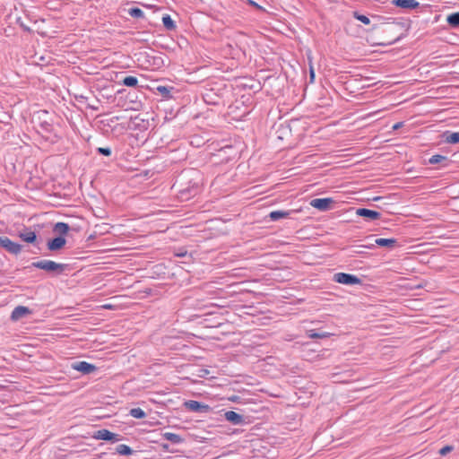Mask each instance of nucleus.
<instances>
[{
	"label": "nucleus",
	"mask_w": 459,
	"mask_h": 459,
	"mask_svg": "<svg viewBox=\"0 0 459 459\" xmlns=\"http://www.w3.org/2000/svg\"><path fill=\"white\" fill-rule=\"evenodd\" d=\"M334 203L335 201L331 197L315 198L310 201V205L321 212H325L331 209V205Z\"/></svg>",
	"instance_id": "nucleus-6"
},
{
	"label": "nucleus",
	"mask_w": 459,
	"mask_h": 459,
	"mask_svg": "<svg viewBox=\"0 0 459 459\" xmlns=\"http://www.w3.org/2000/svg\"><path fill=\"white\" fill-rule=\"evenodd\" d=\"M206 373H208V370H207V369H204V374H206Z\"/></svg>",
	"instance_id": "nucleus-46"
},
{
	"label": "nucleus",
	"mask_w": 459,
	"mask_h": 459,
	"mask_svg": "<svg viewBox=\"0 0 459 459\" xmlns=\"http://www.w3.org/2000/svg\"><path fill=\"white\" fill-rule=\"evenodd\" d=\"M172 188L177 191L181 201H187L199 193L198 182L186 172H182L177 178Z\"/></svg>",
	"instance_id": "nucleus-1"
},
{
	"label": "nucleus",
	"mask_w": 459,
	"mask_h": 459,
	"mask_svg": "<svg viewBox=\"0 0 459 459\" xmlns=\"http://www.w3.org/2000/svg\"><path fill=\"white\" fill-rule=\"evenodd\" d=\"M453 450H454V446L447 445L439 450V455L444 456V455H446L448 453L452 452Z\"/></svg>",
	"instance_id": "nucleus-34"
},
{
	"label": "nucleus",
	"mask_w": 459,
	"mask_h": 459,
	"mask_svg": "<svg viewBox=\"0 0 459 459\" xmlns=\"http://www.w3.org/2000/svg\"><path fill=\"white\" fill-rule=\"evenodd\" d=\"M306 334L311 339H325L331 335L328 332H317L314 329L307 330Z\"/></svg>",
	"instance_id": "nucleus-19"
},
{
	"label": "nucleus",
	"mask_w": 459,
	"mask_h": 459,
	"mask_svg": "<svg viewBox=\"0 0 459 459\" xmlns=\"http://www.w3.org/2000/svg\"><path fill=\"white\" fill-rule=\"evenodd\" d=\"M122 439H123L122 436H120L119 434L111 432L108 441H109L111 443H115V442L120 441Z\"/></svg>",
	"instance_id": "nucleus-33"
},
{
	"label": "nucleus",
	"mask_w": 459,
	"mask_h": 459,
	"mask_svg": "<svg viewBox=\"0 0 459 459\" xmlns=\"http://www.w3.org/2000/svg\"><path fill=\"white\" fill-rule=\"evenodd\" d=\"M127 13L130 16L136 19H144V13L143 11L136 6L131 7L127 10Z\"/></svg>",
	"instance_id": "nucleus-24"
},
{
	"label": "nucleus",
	"mask_w": 459,
	"mask_h": 459,
	"mask_svg": "<svg viewBox=\"0 0 459 459\" xmlns=\"http://www.w3.org/2000/svg\"><path fill=\"white\" fill-rule=\"evenodd\" d=\"M396 28H401V29L406 30L407 25L404 22H389V23H387V28L385 29V31L386 32H393L394 30H395Z\"/></svg>",
	"instance_id": "nucleus-28"
},
{
	"label": "nucleus",
	"mask_w": 459,
	"mask_h": 459,
	"mask_svg": "<svg viewBox=\"0 0 459 459\" xmlns=\"http://www.w3.org/2000/svg\"><path fill=\"white\" fill-rule=\"evenodd\" d=\"M122 85L135 88L138 86V79L135 76L128 75L122 80Z\"/></svg>",
	"instance_id": "nucleus-25"
},
{
	"label": "nucleus",
	"mask_w": 459,
	"mask_h": 459,
	"mask_svg": "<svg viewBox=\"0 0 459 459\" xmlns=\"http://www.w3.org/2000/svg\"><path fill=\"white\" fill-rule=\"evenodd\" d=\"M380 199H382V197H381V196H377V197H375L373 200H374V201H378V200H380Z\"/></svg>",
	"instance_id": "nucleus-43"
},
{
	"label": "nucleus",
	"mask_w": 459,
	"mask_h": 459,
	"mask_svg": "<svg viewBox=\"0 0 459 459\" xmlns=\"http://www.w3.org/2000/svg\"><path fill=\"white\" fill-rule=\"evenodd\" d=\"M290 213L291 211H273L268 214V218L272 221H276L283 218H288Z\"/></svg>",
	"instance_id": "nucleus-14"
},
{
	"label": "nucleus",
	"mask_w": 459,
	"mask_h": 459,
	"mask_svg": "<svg viewBox=\"0 0 459 459\" xmlns=\"http://www.w3.org/2000/svg\"><path fill=\"white\" fill-rule=\"evenodd\" d=\"M129 414L132 417L139 420L144 419L146 417L145 411L139 407L131 409Z\"/></svg>",
	"instance_id": "nucleus-29"
},
{
	"label": "nucleus",
	"mask_w": 459,
	"mask_h": 459,
	"mask_svg": "<svg viewBox=\"0 0 459 459\" xmlns=\"http://www.w3.org/2000/svg\"><path fill=\"white\" fill-rule=\"evenodd\" d=\"M0 247L13 255H18L22 249V246L19 243L12 241L7 237H0Z\"/></svg>",
	"instance_id": "nucleus-5"
},
{
	"label": "nucleus",
	"mask_w": 459,
	"mask_h": 459,
	"mask_svg": "<svg viewBox=\"0 0 459 459\" xmlns=\"http://www.w3.org/2000/svg\"><path fill=\"white\" fill-rule=\"evenodd\" d=\"M172 87L160 85L156 88L157 91L165 99L172 98L171 90Z\"/></svg>",
	"instance_id": "nucleus-26"
},
{
	"label": "nucleus",
	"mask_w": 459,
	"mask_h": 459,
	"mask_svg": "<svg viewBox=\"0 0 459 459\" xmlns=\"http://www.w3.org/2000/svg\"><path fill=\"white\" fill-rule=\"evenodd\" d=\"M333 280L340 284L353 286L361 284L362 280L358 276L346 273H337L333 274Z\"/></svg>",
	"instance_id": "nucleus-3"
},
{
	"label": "nucleus",
	"mask_w": 459,
	"mask_h": 459,
	"mask_svg": "<svg viewBox=\"0 0 459 459\" xmlns=\"http://www.w3.org/2000/svg\"><path fill=\"white\" fill-rule=\"evenodd\" d=\"M248 4L257 10H264V8L260 4H258L256 2L253 0H248Z\"/></svg>",
	"instance_id": "nucleus-35"
},
{
	"label": "nucleus",
	"mask_w": 459,
	"mask_h": 459,
	"mask_svg": "<svg viewBox=\"0 0 459 459\" xmlns=\"http://www.w3.org/2000/svg\"><path fill=\"white\" fill-rule=\"evenodd\" d=\"M162 23H163V26L168 30H174L177 27L175 22L172 20V18L170 17L169 14L163 15Z\"/></svg>",
	"instance_id": "nucleus-23"
},
{
	"label": "nucleus",
	"mask_w": 459,
	"mask_h": 459,
	"mask_svg": "<svg viewBox=\"0 0 459 459\" xmlns=\"http://www.w3.org/2000/svg\"><path fill=\"white\" fill-rule=\"evenodd\" d=\"M392 4L396 7L407 10L416 9L420 6V3L416 0H393Z\"/></svg>",
	"instance_id": "nucleus-10"
},
{
	"label": "nucleus",
	"mask_w": 459,
	"mask_h": 459,
	"mask_svg": "<svg viewBox=\"0 0 459 459\" xmlns=\"http://www.w3.org/2000/svg\"><path fill=\"white\" fill-rule=\"evenodd\" d=\"M184 406L186 410L198 413H210L212 411V408L210 405L195 400L186 401Z\"/></svg>",
	"instance_id": "nucleus-4"
},
{
	"label": "nucleus",
	"mask_w": 459,
	"mask_h": 459,
	"mask_svg": "<svg viewBox=\"0 0 459 459\" xmlns=\"http://www.w3.org/2000/svg\"><path fill=\"white\" fill-rule=\"evenodd\" d=\"M403 37H404V34L401 33L400 35H398L397 37L394 38L393 39L388 40L386 42L380 43L379 45H381V46L392 45V44L399 41L400 39H402Z\"/></svg>",
	"instance_id": "nucleus-32"
},
{
	"label": "nucleus",
	"mask_w": 459,
	"mask_h": 459,
	"mask_svg": "<svg viewBox=\"0 0 459 459\" xmlns=\"http://www.w3.org/2000/svg\"><path fill=\"white\" fill-rule=\"evenodd\" d=\"M206 373H208V370H207V369H204V374H206Z\"/></svg>",
	"instance_id": "nucleus-45"
},
{
	"label": "nucleus",
	"mask_w": 459,
	"mask_h": 459,
	"mask_svg": "<svg viewBox=\"0 0 459 459\" xmlns=\"http://www.w3.org/2000/svg\"><path fill=\"white\" fill-rule=\"evenodd\" d=\"M116 451L117 454H119L121 455H130L134 453V450L130 446H128L125 444L118 445L116 447Z\"/></svg>",
	"instance_id": "nucleus-27"
},
{
	"label": "nucleus",
	"mask_w": 459,
	"mask_h": 459,
	"mask_svg": "<svg viewBox=\"0 0 459 459\" xmlns=\"http://www.w3.org/2000/svg\"><path fill=\"white\" fill-rule=\"evenodd\" d=\"M352 16L354 19H356L357 21H359L360 22H362L365 25H369L371 22L370 19L368 16L359 13L358 11H354L352 13Z\"/></svg>",
	"instance_id": "nucleus-30"
},
{
	"label": "nucleus",
	"mask_w": 459,
	"mask_h": 459,
	"mask_svg": "<svg viewBox=\"0 0 459 459\" xmlns=\"http://www.w3.org/2000/svg\"><path fill=\"white\" fill-rule=\"evenodd\" d=\"M442 162H444L442 167L446 168L450 165L451 160L446 156H443L440 154H435L429 160V163L432 164V165L442 163Z\"/></svg>",
	"instance_id": "nucleus-13"
},
{
	"label": "nucleus",
	"mask_w": 459,
	"mask_h": 459,
	"mask_svg": "<svg viewBox=\"0 0 459 459\" xmlns=\"http://www.w3.org/2000/svg\"><path fill=\"white\" fill-rule=\"evenodd\" d=\"M66 244V239L65 237L57 236L54 238L49 239L47 242V247L49 251H58L62 249Z\"/></svg>",
	"instance_id": "nucleus-9"
},
{
	"label": "nucleus",
	"mask_w": 459,
	"mask_h": 459,
	"mask_svg": "<svg viewBox=\"0 0 459 459\" xmlns=\"http://www.w3.org/2000/svg\"><path fill=\"white\" fill-rule=\"evenodd\" d=\"M71 368L84 375H90L98 369L95 365L87 361H75L72 363Z\"/></svg>",
	"instance_id": "nucleus-7"
},
{
	"label": "nucleus",
	"mask_w": 459,
	"mask_h": 459,
	"mask_svg": "<svg viewBox=\"0 0 459 459\" xmlns=\"http://www.w3.org/2000/svg\"><path fill=\"white\" fill-rule=\"evenodd\" d=\"M29 314H30V310L29 307L24 306H17L12 311L11 319L13 321H17Z\"/></svg>",
	"instance_id": "nucleus-12"
},
{
	"label": "nucleus",
	"mask_w": 459,
	"mask_h": 459,
	"mask_svg": "<svg viewBox=\"0 0 459 459\" xmlns=\"http://www.w3.org/2000/svg\"><path fill=\"white\" fill-rule=\"evenodd\" d=\"M372 18L377 22H382L385 20V17L377 14L372 15Z\"/></svg>",
	"instance_id": "nucleus-38"
},
{
	"label": "nucleus",
	"mask_w": 459,
	"mask_h": 459,
	"mask_svg": "<svg viewBox=\"0 0 459 459\" xmlns=\"http://www.w3.org/2000/svg\"><path fill=\"white\" fill-rule=\"evenodd\" d=\"M70 226L65 222H56L53 227V231L59 234V236L65 237L68 233Z\"/></svg>",
	"instance_id": "nucleus-15"
},
{
	"label": "nucleus",
	"mask_w": 459,
	"mask_h": 459,
	"mask_svg": "<svg viewBox=\"0 0 459 459\" xmlns=\"http://www.w3.org/2000/svg\"><path fill=\"white\" fill-rule=\"evenodd\" d=\"M403 126V122H398L393 126V130H398Z\"/></svg>",
	"instance_id": "nucleus-37"
},
{
	"label": "nucleus",
	"mask_w": 459,
	"mask_h": 459,
	"mask_svg": "<svg viewBox=\"0 0 459 459\" xmlns=\"http://www.w3.org/2000/svg\"><path fill=\"white\" fill-rule=\"evenodd\" d=\"M19 237L27 243H34L37 239L36 233L34 231H27V232H22L19 234Z\"/></svg>",
	"instance_id": "nucleus-22"
},
{
	"label": "nucleus",
	"mask_w": 459,
	"mask_h": 459,
	"mask_svg": "<svg viewBox=\"0 0 459 459\" xmlns=\"http://www.w3.org/2000/svg\"><path fill=\"white\" fill-rule=\"evenodd\" d=\"M309 77H310V82H313L315 80V71L312 66H310Z\"/></svg>",
	"instance_id": "nucleus-36"
},
{
	"label": "nucleus",
	"mask_w": 459,
	"mask_h": 459,
	"mask_svg": "<svg viewBox=\"0 0 459 459\" xmlns=\"http://www.w3.org/2000/svg\"><path fill=\"white\" fill-rule=\"evenodd\" d=\"M186 253L179 252V254H177L178 256H184Z\"/></svg>",
	"instance_id": "nucleus-42"
},
{
	"label": "nucleus",
	"mask_w": 459,
	"mask_h": 459,
	"mask_svg": "<svg viewBox=\"0 0 459 459\" xmlns=\"http://www.w3.org/2000/svg\"><path fill=\"white\" fill-rule=\"evenodd\" d=\"M375 244L379 247L394 248L397 244V240L395 238H377L375 239Z\"/></svg>",
	"instance_id": "nucleus-16"
},
{
	"label": "nucleus",
	"mask_w": 459,
	"mask_h": 459,
	"mask_svg": "<svg viewBox=\"0 0 459 459\" xmlns=\"http://www.w3.org/2000/svg\"><path fill=\"white\" fill-rule=\"evenodd\" d=\"M445 142L451 144L459 143V132L446 131L443 134Z\"/></svg>",
	"instance_id": "nucleus-17"
},
{
	"label": "nucleus",
	"mask_w": 459,
	"mask_h": 459,
	"mask_svg": "<svg viewBox=\"0 0 459 459\" xmlns=\"http://www.w3.org/2000/svg\"><path fill=\"white\" fill-rule=\"evenodd\" d=\"M224 418L230 423L234 425H240L245 422L244 416L233 411H228L224 413Z\"/></svg>",
	"instance_id": "nucleus-11"
},
{
	"label": "nucleus",
	"mask_w": 459,
	"mask_h": 459,
	"mask_svg": "<svg viewBox=\"0 0 459 459\" xmlns=\"http://www.w3.org/2000/svg\"><path fill=\"white\" fill-rule=\"evenodd\" d=\"M31 266L44 270L45 272L54 275H60L69 268V264H59L52 260H40L33 262Z\"/></svg>",
	"instance_id": "nucleus-2"
},
{
	"label": "nucleus",
	"mask_w": 459,
	"mask_h": 459,
	"mask_svg": "<svg viewBox=\"0 0 459 459\" xmlns=\"http://www.w3.org/2000/svg\"><path fill=\"white\" fill-rule=\"evenodd\" d=\"M21 26L25 30H30V28L29 27H26V26H23L22 24H21Z\"/></svg>",
	"instance_id": "nucleus-41"
},
{
	"label": "nucleus",
	"mask_w": 459,
	"mask_h": 459,
	"mask_svg": "<svg viewBox=\"0 0 459 459\" xmlns=\"http://www.w3.org/2000/svg\"><path fill=\"white\" fill-rule=\"evenodd\" d=\"M373 247H374V244H370V245H368V246H361L360 247L372 248Z\"/></svg>",
	"instance_id": "nucleus-39"
},
{
	"label": "nucleus",
	"mask_w": 459,
	"mask_h": 459,
	"mask_svg": "<svg viewBox=\"0 0 459 459\" xmlns=\"http://www.w3.org/2000/svg\"><path fill=\"white\" fill-rule=\"evenodd\" d=\"M97 152L100 155L109 157L112 153L111 148L109 147H99Z\"/></svg>",
	"instance_id": "nucleus-31"
},
{
	"label": "nucleus",
	"mask_w": 459,
	"mask_h": 459,
	"mask_svg": "<svg viewBox=\"0 0 459 459\" xmlns=\"http://www.w3.org/2000/svg\"><path fill=\"white\" fill-rule=\"evenodd\" d=\"M162 436L164 439L170 441L172 444H180L184 441V438L176 433L165 432Z\"/></svg>",
	"instance_id": "nucleus-20"
},
{
	"label": "nucleus",
	"mask_w": 459,
	"mask_h": 459,
	"mask_svg": "<svg viewBox=\"0 0 459 459\" xmlns=\"http://www.w3.org/2000/svg\"><path fill=\"white\" fill-rule=\"evenodd\" d=\"M447 24L453 28H459V12L452 13L446 16Z\"/></svg>",
	"instance_id": "nucleus-18"
},
{
	"label": "nucleus",
	"mask_w": 459,
	"mask_h": 459,
	"mask_svg": "<svg viewBox=\"0 0 459 459\" xmlns=\"http://www.w3.org/2000/svg\"><path fill=\"white\" fill-rule=\"evenodd\" d=\"M110 433H111V431H109L108 429H99V430L95 431L94 434L92 435V437L95 439H98V440L108 441L109 438Z\"/></svg>",
	"instance_id": "nucleus-21"
},
{
	"label": "nucleus",
	"mask_w": 459,
	"mask_h": 459,
	"mask_svg": "<svg viewBox=\"0 0 459 459\" xmlns=\"http://www.w3.org/2000/svg\"><path fill=\"white\" fill-rule=\"evenodd\" d=\"M354 253H356V254H362L363 251L361 249H359V250H355Z\"/></svg>",
	"instance_id": "nucleus-40"
},
{
	"label": "nucleus",
	"mask_w": 459,
	"mask_h": 459,
	"mask_svg": "<svg viewBox=\"0 0 459 459\" xmlns=\"http://www.w3.org/2000/svg\"><path fill=\"white\" fill-rule=\"evenodd\" d=\"M377 24H374L371 30H377Z\"/></svg>",
	"instance_id": "nucleus-44"
},
{
	"label": "nucleus",
	"mask_w": 459,
	"mask_h": 459,
	"mask_svg": "<svg viewBox=\"0 0 459 459\" xmlns=\"http://www.w3.org/2000/svg\"><path fill=\"white\" fill-rule=\"evenodd\" d=\"M356 214L358 216L363 217L368 221L379 220L381 218L380 212L368 208H358L356 210Z\"/></svg>",
	"instance_id": "nucleus-8"
}]
</instances>
